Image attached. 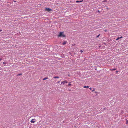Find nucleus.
<instances>
[{"label":"nucleus","instance_id":"15","mask_svg":"<svg viewBox=\"0 0 128 128\" xmlns=\"http://www.w3.org/2000/svg\"><path fill=\"white\" fill-rule=\"evenodd\" d=\"M106 109V108H103V110H105Z\"/></svg>","mask_w":128,"mask_h":128},{"label":"nucleus","instance_id":"27","mask_svg":"<svg viewBox=\"0 0 128 128\" xmlns=\"http://www.w3.org/2000/svg\"><path fill=\"white\" fill-rule=\"evenodd\" d=\"M60 82V81L58 82Z\"/></svg>","mask_w":128,"mask_h":128},{"label":"nucleus","instance_id":"9","mask_svg":"<svg viewBox=\"0 0 128 128\" xmlns=\"http://www.w3.org/2000/svg\"><path fill=\"white\" fill-rule=\"evenodd\" d=\"M59 78V77H58V76H55V77H54V78Z\"/></svg>","mask_w":128,"mask_h":128},{"label":"nucleus","instance_id":"13","mask_svg":"<svg viewBox=\"0 0 128 128\" xmlns=\"http://www.w3.org/2000/svg\"><path fill=\"white\" fill-rule=\"evenodd\" d=\"M71 85V84H70V82L69 84H68V86H70Z\"/></svg>","mask_w":128,"mask_h":128},{"label":"nucleus","instance_id":"14","mask_svg":"<svg viewBox=\"0 0 128 128\" xmlns=\"http://www.w3.org/2000/svg\"><path fill=\"white\" fill-rule=\"evenodd\" d=\"M94 88H93V90H92V92H93L94 91Z\"/></svg>","mask_w":128,"mask_h":128},{"label":"nucleus","instance_id":"18","mask_svg":"<svg viewBox=\"0 0 128 128\" xmlns=\"http://www.w3.org/2000/svg\"><path fill=\"white\" fill-rule=\"evenodd\" d=\"M89 89H90V90H92V88H89Z\"/></svg>","mask_w":128,"mask_h":128},{"label":"nucleus","instance_id":"8","mask_svg":"<svg viewBox=\"0 0 128 128\" xmlns=\"http://www.w3.org/2000/svg\"><path fill=\"white\" fill-rule=\"evenodd\" d=\"M116 68H114V69H112L110 70H116Z\"/></svg>","mask_w":128,"mask_h":128},{"label":"nucleus","instance_id":"21","mask_svg":"<svg viewBox=\"0 0 128 128\" xmlns=\"http://www.w3.org/2000/svg\"><path fill=\"white\" fill-rule=\"evenodd\" d=\"M100 35H98L96 37L97 38H98V37Z\"/></svg>","mask_w":128,"mask_h":128},{"label":"nucleus","instance_id":"4","mask_svg":"<svg viewBox=\"0 0 128 128\" xmlns=\"http://www.w3.org/2000/svg\"><path fill=\"white\" fill-rule=\"evenodd\" d=\"M63 84H66L67 83V82L66 80H64L63 82Z\"/></svg>","mask_w":128,"mask_h":128},{"label":"nucleus","instance_id":"7","mask_svg":"<svg viewBox=\"0 0 128 128\" xmlns=\"http://www.w3.org/2000/svg\"><path fill=\"white\" fill-rule=\"evenodd\" d=\"M66 41H64L62 43V44L63 45H64L66 44Z\"/></svg>","mask_w":128,"mask_h":128},{"label":"nucleus","instance_id":"20","mask_svg":"<svg viewBox=\"0 0 128 128\" xmlns=\"http://www.w3.org/2000/svg\"><path fill=\"white\" fill-rule=\"evenodd\" d=\"M128 120H127V121H126V124H128Z\"/></svg>","mask_w":128,"mask_h":128},{"label":"nucleus","instance_id":"16","mask_svg":"<svg viewBox=\"0 0 128 128\" xmlns=\"http://www.w3.org/2000/svg\"><path fill=\"white\" fill-rule=\"evenodd\" d=\"M80 52H81L82 53L83 52V51L82 50H80Z\"/></svg>","mask_w":128,"mask_h":128},{"label":"nucleus","instance_id":"24","mask_svg":"<svg viewBox=\"0 0 128 128\" xmlns=\"http://www.w3.org/2000/svg\"><path fill=\"white\" fill-rule=\"evenodd\" d=\"M63 82H61V84H63Z\"/></svg>","mask_w":128,"mask_h":128},{"label":"nucleus","instance_id":"3","mask_svg":"<svg viewBox=\"0 0 128 128\" xmlns=\"http://www.w3.org/2000/svg\"><path fill=\"white\" fill-rule=\"evenodd\" d=\"M36 122V120H35V119H32V120L30 122L32 123H34L35 122Z\"/></svg>","mask_w":128,"mask_h":128},{"label":"nucleus","instance_id":"28","mask_svg":"<svg viewBox=\"0 0 128 128\" xmlns=\"http://www.w3.org/2000/svg\"><path fill=\"white\" fill-rule=\"evenodd\" d=\"M14 1V2H16V1Z\"/></svg>","mask_w":128,"mask_h":128},{"label":"nucleus","instance_id":"6","mask_svg":"<svg viewBox=\"0 0 128 128\" xmlns=\"http://www.w3.org/2000/svg\"><path fill=\"white\" fill-rule=\"evenodd\" d=\"M82 1H83L82 0H81L80 1H79V0H76V2L78 3V2H81Z\"/></svg>","mask_w":128,"mask_h":128},{"label":"nucleus","instance_id":"17","mask_svg":"<svg viewBox=\"0 0 128 128\" xmlns=\"http://www.w3.org/2000/svg\"><path fill=\"white\" fill-rule=\"evenodd\" d=\"M122 38V36H121L120 37H119V38L120 39L121 38Z\"/></svg>","mask_w":128,"mask_h":128},{"label":"nucleus","instance_id":"25","mask_svg":"<svg viewBox=\"0 0 128 128\" xmlns=\"http://www.w3.org/2000/svg\"><path fill=\"white\" fill-rule=\"evenodd\" d=\"M95 92L96 93H97V92Z\"/></svg>","mask_w":128,"mask_h":128},{"label":"nucleus","instance_id":"5","mask_svg":"<svg viewBox=\"0 0 128 128\" xmlns=\"http://www.w3.org/2000/svg\"><path fill=\"white\" fill-rule=\"evenodd\" d=\"M84 88H89V86H84L83 87Z\"/></svg>","mask_w":128,"mask_h":128},{"label":"nucleus","instance_id":"23","mask_svg":"<svg viewBox=\"0 0 128 128\" xmlns=\"http://www.w3.org/2000/svg\"><path fill=\"white\" fill-rule=\"evenodd\" d=\"M2 60V58H0V62L1 61V60Z\"/></svg>","mask_w":128,"mask_h":128},{"label":"nucleus","instance_id":"2","mask_svg":"<svg viewBox=\"0 0 128 128\" xmlns=\"http://www.w3.org/2000/svg\"><path fill=\"white\" fill-rule=\"evenodd\" d=\"M46 11L49 12L51 10V9L49 8H45Z\"/></svg>","mask_w":128,"mask_h":128},{"label":"nucleus","instance_id":"26","mask_svg":"<svg viewBox=\"0 0 128 128\" xmlns=\"http://www.w3.org/2000/svg\"><path fill=\"white\" fill-rule=\"evenodd\" d=\"M2 30H0V32H1Z\"/></svg>","mask_w":128,"mask_h":128},{"label":"nucleus","instance_id":"1","mask_svg":"<svg viewBox=\"0 0 128 128\" xmlns=\"http://www.w3.org/2000/svg\"><path fill=\"white\" fill-rule=\"evenodd\" d=\"M63 32H60V33L58 35V36L60 37H65V35H64L63 34Z\"/></svg>","mask_w":128,"mask_h":128},{"label":"nucleus","instance_id":"19","mask_svg":"<svg viewBox=\"0 0 128 128\" xmlns=\"http://www.w3.org/2000/svg\"><path fill=\"white\" fill-rule=\"evenodd\" d=\"M118 72V71H116V73L117 74Z\"/></svg>","mask_w":128,"mask_h":128},{"label":"nucleus","instance_id":"11","mask_svg":"<svg viewBox=\"0 0 128 128\" xmlns=\"http://www.w3.org/2000/svg\"><path fill=\"white\" fill-rule=\"evenodd\" d=\"M22 73H21V74H19L17 75H16L17 76H20V75H22Z\"/></svg>","mask_w":128,"mask_h":128},{"label":"nucleus","instance_id":"12","mask_svg":"<svg viewBox=\"0 0 128 128\" xmlns=\"http://www.w3.org/2000/svg\"><path fill=\"white\" fill-rule=\"evenodd\" d=\"M119 39H120V38H119V37H118L116 39V40H118Z\"/></svg>","mask_w":128,"mask_h":128},{"label":"nucleus","instance_id":"10","mask_svg":"<svg viewBox=\"0 0 128 128\" xmlns=\"http://www.w3.org/2000/svg\"><path fill=\"white\" fill-rule=\"evenodd\" d=\"M47 79H48V78H44L43 79V80H46Z\"/></svg>","mask_w":128,"mask_h":128},{"label":"nucleus","instance_id":"22","mask_svg":"<svg viewBox=\"0 0 128 128\" xmlns=\"http://www.w3.org/2000/svg\"><path fill=\"white\" fill-rule=\"evenodd\" d=\"M3 63L4 64H5V63L4 62H3Z\"/></svg>","mask_w":128,"mask_h":128}]
</instances>
